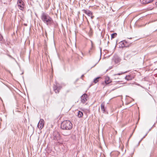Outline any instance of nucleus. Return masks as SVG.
<instances>
[{
    "label": "nucleus",
    "instance_id": "nucleus-9",
    "mask_svg": "<svg viewBox=\"0 0 157 157\" xmlns=\"http://www.w3.org/2000/svg\"><path fill=\"white\" fill-rule=\"evenodd\" d=\"M83 114L82 112L80 111H78V117H81L83 116Z\"/></svg>",
    "mask_w": 157,
    "mask_h": 157
},
{
    "label": "nucleus",
    "instance_id": "nucleus-15",
    "mask_svg": "<svg viewBox=\"0 0 157 157\" xmlns=\"http://www.w3.org/2000/svg\"><path fill=\"white\" fill-rule=\"evenodd\" d=\"M99 59L97 62L95 64V65H96L98 62V61H99Z\"/></svg>",
    "mask_w": 157,
    "mask_h": 157
},
{
    "label": "nucleus",
    "instance_id": "nucleus-2",
    "mask_svg": "<svg viewBox=\"0 0 157 157\" xmlns=\"http://www.w3.org/2000/svg\"><path fill=\"white\" fill-rule=\"evenodd\" d=\"M41 19L43 22L47 25L49 24L52 21V19L47 15L43 14L41 16Z\"/></svg>",
    "mask_w": 157,
    "mask_h": 157
},
{
    "label": "nucleus",
    "instance_id": "nucleus-12",
    "mask_svg": "<svg viewBox=\"0 0 157 157\" xmlns=\"http://www.w3.org/2000/svg\"><path fill=\"white\" fill-rule=\"evenodd\" d=\"M99 78L98 77L96 78H95L94 80V82L95 83H96L98 82V79Z\"/></svg>",
    "mask_w": 157,
    "mask_h": 157
},
{
    "label": "nucleus",
    "instance_id": "nucleus-8",
    "mask_svg": "<svg viewBox=\"0 0 157 157\" xmlns=\"http://www.w3.org/2000/svg\"><path fill=\"white\" fill-rule=\"evenodd\" d=\"M111 82V81L110 79V78L109 77H106L105 78V82L106 84H108L109 83Z\"/></svg>",
    "mask_w": 157,
    "mask_h": 157
},
{
    "label": "nucleus",
    "instance_id": "nucleus-3",
    "mask_svg": "<svg viewBox=\"0 0 157 157\" xmlns=\"http://www.w3.org/2000/svg\"><path fill=\"white\" fill-rule=\"evenodd\" d=\"M17 4L19 9L21 10H23L24 9V4L22 0H18Z\"/></svg>",
    "mask_w": 157,
    "mask_h": 157
},
{
    "label": "nucleus",
    "instance_id": "nucleus-6",
    "mask_svg": "<svg viewBox=\"0 0 157 157\" xmlns=\"http://www.w3.org/2000/svg\"><path fill=\"white\" fill-rule=\"evenodd\" d=\"M154 0H140V2L142 4H145L150 3Z\"/></svg>",
    "mask_w": 157,
    "mask_h": 157
},
{
    "label": "nucleus",
    "instance_id": "nucleus-7",
    "mask_svg": "<svg viewBox=\"0 0 157 157\" xmlns=\"http://www.w3.org/2000/svg\"><path fill=\"white\" fill-rule=\"evenodd\" d=\"M85 13L88 16L89 19H90L91 20L93 19L94 16H93L92 13L90 11H86Z\"/></svg>",
    "mask_w": 157,
    "mask_h": 157
},
{
    "label": "nucleus",
    "instance_id": "nucleus-13",
    "mask_svg": "<svg viewBox=\"0 0 157 157\" xmlns=\"http://www.w3.org/2000/svg\"><path fill=\"white\" fill-rule=\"evenodd\" d=\"M129 56V55H126V56H124V59L125 60H127L128 59V57Z\"/></svg>",
    "mask_w": 157,
    "mask_h": 157
},
{
    "label": "nucleus",
    "instance_id": "nucleus-5",
    "mask_svg": "<svg viewBox=\"0 0 157 157\" xmlns=\"http://www.w3.org/2000/svg\"><path fill=\"white\" fill-rule=\"evenodd\" d=\"M87 95L86 94H84L82 95L81 98V101L82 102L84 103L87 101Z\"/></svg>",
    "mask_w": 157,
    "mask_h": 157
},
{
    "label": "nucleus",
    "instance_id": "nucleus-1",
    "mask_svg": "<svg viewBox=\"0 0 157 157\" xmlns=\"http://www.w3.org/2000/svg\"><path fill=\"white\" fill-rule=\"evenodd\" d=\"M61 127L64 130H70L72 128V124L69 120L63 121L61 123Z\"/></svg>",
    "mask_w": 157,
    "mask_h": 157
},
{
    "label": "nucleus",
    "instance_id": "nucleus-11",
    "mask_svg": "<svg viewBox=\"0 0 157 157\" xmlns=\"http://www.w3.org/2000/svg\"><path fill=\"white\" fill-rule=\"evenodd\" d=\"M117 34L116 33H114L112 34L111 35V39H113L115 37L117 36Z\"/></svg>",
    "mask_w": 157,
    "mask_h": 157
},
{
    "label": "nucleus",
    "instance_id": "nucleus-16",
    "mask_svg": "<svg viewBox=\"0 0 157 157\" xmlns=\"http://www.w3.org/2000/svg\"><path fill=\"white\" fill-rule=\"evenodd\" d=\"M128 77V76H126V78L127 77Z\"/></svg>",
    "mask_w": 157,
    "mask_h": 157
},
{
    "label": "nucleus",
    "instance_id": "nucleus-14",
    "mask_svg": "<svg viewBox=\"0 0 157 157\" xmlns=\"http://www.w3.org/2000/svg\"><path fill=\"white\" fill-rule=\"evenodd\" d=\"M125 72H122L121 73H118V74H117V75H122Z\"/></svg>",
    "mask_w": 157,
    "mask_h": 157
},
{
    "label": "nucleus",
    "instance_id": "nucleus-10",
    "mask_svg": "<svg viewBox=\"0 0 157 157\" xmlns=\"http://www.w3.org/2000/svg\"><path fill=\"white\" fill-rule=\"evenodd\" d=\"M101 108L102 111L103 112H105V109H104V105L103 104H101Z\"/></svg>",
    "mask_w": 157,
    "mask_h": 157
},
{
    "label": "nucleus",
    "instance_id": "nucleus-4",
    "mask_svg": "<svg viewBox=\"0 0 157 157\" xmlns=\"http://www.w3.org/2000/svg\"><path fill=\"white\" fill-rule=\"evenodd\" d=\"M44 121L43 119H40L37 124V127L39 129H41L43 127L44 125Z\"/></svg>",
    "mask_w": 157,
    "mask_h": 157
}]
</instances>
